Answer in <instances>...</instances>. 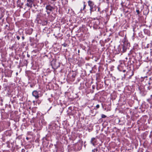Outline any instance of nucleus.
<instances>
[{
  "label": "nucleus",
  "mask_w": 152,
  "mask_h": 152,
  "mask_svg": "<svg viewBox=\"0 0 152 152\" xmlns=\"http://www.w3.org/2000/svg\"><path fill=\"white\" fill-rule=\"evenodd\" d=\"M78 53H79L80 52V50H78Z\"/></svg>",
  "instance_id": "35"
},
{
  "label": "nucleus",
  "mask_w": 152,
  "mask_h": 152,
  "mask_svg": "<svg viewBox=\"0 0 152 152\" xmlns=\"http://www.w3.org/2000/svg\"><path fill=\"white\" fill-rule=\"evenodd\" d=\"M134 74V72L133 71H132V74L131 75H130V76H129V77H128V78L129 79H131V77L133 76Z\"/></svg>",
  "instance_id": "13"
},
{
  "label": "nucleus",
  "mask_w": 152,
  "mask_h": 152,
  "mask_svg": "<svg viewBox=\"0 0 152 152\" xmlns=\"http://www.w3.org/2000/svg\"><path fill=\"white\" fill-rule=\"evenodd\" d=\"M1 87V86H0V87Z\"/></svg>",
  "instance_id": "40"
},
{
  "label": "nucleus",
  "mask_w": 152,
  "mask_h": 152,
  "mask_svg": "<svg viewBox=\"0 0 152 152\" xmlns=\"http://www.w3.org/2000/svg\"><path fill=\"white\" fill-rule=\"evenodd\" d=\"M51 108V107H50V109L49 110H50V109Z\"/></svg>",
  "instance_id": "37"
},
{
  "label": "nucleus",
  "mask_w": 152,
  "mask_h": 152,
  "mask_svg": "<svg viewBox=\"0 0 152 152\" xmlns=\"http://www.w3.org/2000/svg\"><path fill=\"white\" fill-rule=\"evenodd\" d=\"M39 14H40V13H39ZM39 15H37V19L38 20H39Z\"/></svg>",
  "instance_id": "20"
},
{
  "label": "nucleus",
  "mask_w": 152,
  "mask_h": 152,
  "mask_svg": "<svg viewBox=\"0 0 152 152\" xmlns=\"http://www.w3.org/2000/svg\"><path fill=\"white\" fill-rule=\"evenodd\" d=\"M93 88H94V87H93Z\"/></svg>",
  "instance_id": "36"
},
{
  "label": "nucleus",
  "mask_w": 152,
  "mask_h": 152,
  "mask_svg": "<svg viewBox=\"0 0 152 152\" xmlns=\"http://www.w3.org/2000/svg\"><path fill=\"white\" fill-rule=\"evenodd\" d=\"M76 75L75 74H73V75L72 76V78H75V76H76Z\"/></svg>",
  "instance_id": "14"
},
{
  "label": "nucleus",
  "mask_w": 152,
  "mask_h": 152,
  "mask_svg": "<svg viewBox=\"0 0 152 152\" xmlns=\"http://www.w3.org/2000/svg\"><path fill=\"white\" fill-rule=\"evenodd\" d=\"M46 9L47 10V13L49 14L50 12L52 11L54 8L50 5H48L46 7Z\"/></svg>",
  "instance_id": "4"
},
{
  "label": "nucleus",
  "mask_w": 152,
  "mask_h": 152,
  "mask_svg": "<svg viewBox=\"0 0 152 152\" xmlns=\"http://www.w3.org/2000/svg\"><path fill=\"white\" fill-rule=\"evenodd\" d=\"M91 143L94 146H95L96 143V140L94 137L92 138L90 141Z\"/></svg>",
  "instance_id": "7"
},
{
  "label": "nucleus",
  "mask_w": 152,
  "mask_h": 152,
  "mask_svg": "<svg viewBox=\"0 0 152 152\" xmlns=\"http://www.w3.org/2000/svg\"><path fill=\"white\" fill-rule=\"evenodd\" d=\"M30 86L31 87H33V86L31 85H30Z\"/></svg>",
  "instance_id": "27"
},
{
  "label": "nucleus",
  "mask_w": 152,
  "mask_h": 152,
  "mask_svg": "<svg viewBox=\"0 0 152 152\" xmlns=\"http://www.w3.org/2000/svg\"><path fill=\"white\" fill-rule=\"evenodd\" d=\"M136 12L137 13V15H139L140 14V11L139 10H136Z\"/></svg>",
  "instance_id": "19"
},
{
  "label": "nucleus",
  "mask_w": 152,
  "mask_h": 152,
  "mask_svg": "<svg viewBox=\"0 0 152 152\" xmlns=\"http://www.w3.org/2000/svg\"><path fill=\"white\" fill-rule=\"evenodd\" d=\"M62 45L64 47H66L67 45V44L66 43H64L63 44H62Z\"/></svg>",
  "instance_id": "15"
},
{
  "label": "nucleus",
  "mask_w": 152,
  "mask_h": 152,
  "mask_svg": "<svg viewBox=\"0 0 152 152\" xmlns=\"http://www.w3.org/2000/svg\"><path fill=\"white\" fill-rule=\"evenodd\" d=\"M77 144H78V145H79V144H80V146L82 147L83 146V141L81 140H79L77 143H75V145H76Z\"/></svg>",
  "instance_id": "9"
},
{
  "label": "nucleus",
  "mask_w": 152,
  "mask_h": 152,
  "mask_svg": "<svg viewBox=\"0 0 152 152\" xmlns=\"http://www.w3.org/2000/svg\"><path fill=\"white\" fill-rule=\"evenodd\" d=\"M96 107V109L94 108L95 109H97L99 108V104H97Z\"/></svg>",
  "instance_id": "18"
},
{
  "label": "nucleus",
  "mask_w": 152,
  "mask_h": 152,
  "mask_svg": "<svg viewBox=\"0 0 152 152\" xmlns=\"http://www.w3.org/2000/svg\"><path fill=\"white\" fill-rule=\"evenodd\" d=\"M140 93L142 96H145L147 92L143 87H140Z\"/></svg>",
  "instance_id": "3"
},
{
  "label": "nucleus",
  "mask_w": 152,
  "mask_h": 152,
  "mask_svg": "<svg viewBox=\"0 0 152 152\" xmlns=\"http://www.w3.org/2000/svg\"><path fill=\"white\" fill-rule=\"evenodd\" d=\"M88 5L89 7L90 13L91 14L92 12L96 11V6L94 4V3L91 1H89L88 2Z\"/></svg>",
  "instance_id": "1"
},
{
  "label": "nucleus",
  "mask_w": 152,
  "mask_h": 152,
  "mask_svg": "<svg viewBox=\"0 0 152 152\" xmlns=\"http://www.w3.org/2000/svg\"><path fill=\"white\" fill-rule=\"evenodd\" d=\"M29 56H29V55H27V56H28V57H29Z\"/></svg>",
  "instance_id": "32"
},
{
  "label": "nucleus",
  "mask_w": 152,
  "mask_h": 152,
  "mask_svg": "<svg viewBox=\"0 0 152 152\" xmlns=\"http://www.w3.org/2000/svg\"><path fill=\"white\" fill-rule=\"evenodd\" d=\"M18 72H16V75H18Z\"/></svg>",
  "instance_id": "30"
},
{
  "label": "nucleus",
  "mask_w": 152,
  "mask_h": 152,
  "mask_svg": "<svg viewBox=\"0 0 152 152\" xmlns=\"http://www.w3.org/2000/svg\"><path fill=\"white\" fill-rule=\"evenodd\" d=\"M83 3H84V4H83V9H81V10H85L86 9V5L85 4V1L83 2Z\"/></svg>",
  "instance_id": "11"
},
{
  "label": "nucleus",
  "mask_w": 152,
  "mask_h": 152,
  "mask_svg": "<svg viewBox=\"0 0 152 152\" xmlns=\"http://www.w3.org/2000/svg\"><path fill=\"white\" fill-rule=\"evenodd\" d=\"M7 26H8V25H6V26H5V27H7Z\"/></svg>",
  "instance_id": "28"
},
{
  "label": "nucleus",
  "mask_w": 152,
  "mask_h": 152,
  "mask_svg": "<svg viewBox=\"0 0 152 152\" xmlns=\"http://www.w3.org/2000/svg\"><path fill=\"white\" fill-rule=\"evenodd\" d=\"M106 2L108 4L109 2V0H106Z\"/></svg>",
  "instance_id": "23"
},
{
  "label": "nucleus",
  "mask_w": 152,
  "mask_h": 152,
  "mask_svg": "<svg viewBox=\"0 0 152 152\" xmlns=\"http://www.w3.org/2000/svg\"><path fill=\"white\" fill-rule=\"evenodd\" d=\"M152 88V87L150 86H148L147 89L148 90H150Z\"/></svg>",
  "instance_id": "17"
},
{
  "label": "nucleus",
  "mask_w": 152,
  "mask_h": 152,
  "mask_svg": "<svg viewBox=\"0 0 152 152\" xmlns=\"http://www.w3.org/2000/svg\"><path fill=\"white\" fill-rule=\"evenodd\" d=\"M32 96L34 97L36 99H38L39 97V94H38V92L36 90L33 91L32 93Z\"/></svg>",
  "instance_id": "5"
},
{
  "label": "nucleus",
  "mask_w": 152,
  "mask_h": 152,
  "mask_svg": "<svg viewBox=\"0 0 152 152\" xmlns=\"http://www.w3.org/2000/svg\"><path fill=\"white\" fill-rule=\"evenodd\" d=\"M148 84L150 86V83L149 82L148 83Z\"/></svg>",
  "instance_id": "33"
},
{
  "label": "nucleus",
  "mask_w": 152,
  "mask_h": 152,
  "mask_svg": "<svg viewBox=\"0 0 152 152\" xmlns=\"http://www.w3.org/2000/svg\"><path fill=\"white\" fill-rule=\"evenodd\" d=\"M135 28H133V31L134 32L135 31Z\"/></svg>",
  "instance_id": "25"
},
{
  "label": "nucleus",
  "mask_w": 152,
  "mask_h": 152,
  "mask_svg": "<svg viewBox=\"0 0 152 152\" xmlns=\"http://www.w3.org/2000/svg\"><path fill=\"white\" fill-rule=\"evenodd\" d=\"M33 102L34 103L35 102V101H33Z\"/></svg>",
  "instance_id": "34"
},
{
  "label": "nucleus",
  "mask_w": 152,
  "mask_h": 152,
  "mask_svg": "<svg viewBox=\"0 0 152 152\" xmlns=\"http://www.w3.org/2000/svg\"><path fill=\"white\" fill-rule=\"evenodd\" d=\"M27 3L26 5L28 7L31 8L33 4L34 0H27Z\"/></svg>",
  "instance_id": "2"
},
{
  "label": "nucleus",
  "mask_w": 152,
  "mask_h": 152,
  "mask_svg": "<svg viewBox=\"0 0 152 152\" xmlns=\"http://www.w3.org/2000/svg\"><path fill=\"white\" fill-rule=\"evenodd\" d=\"M38 21L39 22V20H38ZM38 23H39V22H38ZM39 23L42 26H45L47 24V21H45L42 22L41 23Z\"/></svg>",
  "instance_id": "10"
},
{
  "label": "nucleus",
  "mask_w": 152,
  "mask_h": 152,
  "mask_svg": "<svg viewBox=\"0 0 152 152\" xmlns=\"http://www.w3.org/2000/svg\"><path fill=\"white\" fill-rule=\"evenodd\" d=\"M124 76H125V75H124Z\"/></svg>",
  "instance_id": "39"
},
{
  "label": "nucleus",
  "mask_w": 152,
  "mask_h": 152,
  "mask_svg": "<svg viewBox=\"0 0 152 152\" xmlns=\"http://www.w3.org/2000/svg\"><path fill=\"white\" fill-rule=\"evenodd\" d=\"M98 11L99 12L100 11V8L99 7H98Z\"/></svg>",
  "instance_id": "26"
},
{
  "label": "nucleus",
  "mask_w": 152,
  "mask_h": 152,
  "mask_svg": "<svg viewBox=\"0 0 152 152\" xmlns=\"http://www.w3.org/2000/svg\"><path fill=\"white\" fill-rule=\"evenodd\" d=\"M4 88H7V86L5 84H4Z\"/></svg>",
  "instance_id": "22"
},
{
  "label": "nucleus",
  "mask_w": 152,
  "mask_h": 152,
  "mask_svg": "<svg viewBox=\"0 0 152 152\" xmlns=\"http://www.w3.org/2000/svg\"><path fill=\"white\" fill-rule=\"evenodd\" d=\"M22 39H23V40L24 39V38H24V37L23 36L22 37Z\"/></svg>",
  "instance_id": "24"
},
{
  "label": "nucleus",
  "mask_w": 152,
  "mask_h": 152,
  "mask_svg": "<svg viewBox=\"0 0 152 152\" xmlns=\"http://www.w3.org/2000/svg\"><path fill=\"white\" fill-rule=\"evenodd\" d=\"M23 150H24V149H22V152H23Z\"/></svg>",
  "instance_id": "38"
},
{
  "label": "nucleus",
  "mask_w": 152,
  "mask_h": 152,
  "mask_svg": "<svg viewBox=\"0 0 152 152\" xmlns=\"http://www.w3.org/2000/svg\"><path fill=\"white\" fill-rule=\"evenodd\" d=\"M125 71H126V70H123V72H125Z\"/></svg>",
  "instance_id": "29"
},
{
  "label": "nucleus",
  "mask_w": 152,
  "mask_h": 152,
  "mask_svg": "<svg viewBox=\"0 0 152 152\" xmlns=\"http://www.w3.org/2000/svg\"><path fill=\"white\" fill-rule=\"evenodd\" d=\"M26 139L27 140H28V137H27L26 138Z\"/></svg>",
  "instance_id": "31"
},
{
  "label": "nucleus",
  "mask_w": 152,
  "mask_h": 152,
  "mask_svg": "<svg viewBox=\"0 0 152 152\" xmlns=\"http://www.w3.org/2000/svg\"><path fill=\"white\" fill-rule=\"evenodd\" d=\"M16 37H17V39L18 40H19L20 39V37H19V36H17Z\"/></svg>",
  "instance_id": "21"
},
{
  "label": "nucleus",
  "mask_w": 152,
  "mask_h": 152,
  "mask_svg": "<svg viewBox=\"0 0 152 152\" xmlns=\"http://www.w3.org/2000/svg\"><path fill=\"white\" fill-rule=\"evenodd\" d=\"M98 149L96 148L93 149L92 151V152H96L98 151Z\"/></svg>",
  "instance_id": "12"
},
{
  "label": "nucleus",
  "mask_w": 152,
  "mask_h": 152,
  "mask_svg": "<svg viewBox=\"0 0 152 152\" xmlns=\"http://www.w3.org/2000/svg\"><path fill=\"white\" fill-rule=\"evenodd\" d=\"M127 48L126 47L125 43H124V44L122 46V51L123 52H125Z\"/></svg>",
  "instance_id": "8"
},
{
  "label": "nucleus",
  "mask_w": 152,
  "mask_h": 152,
  "mask_svg": "<svg viewBox=\"0 0 152 152\" xmlns=\"http://www.w3.org/2000/svg\"><path fill=\"white\" fill-rule=\"evenodd\" d=\"M101 117L102 118H104L106 117V116L104 114H102L101 115Z\"/></svg>",
  "instance_id": "16"
},
{
  "label": "nucleus",
  "mask_w": 152,
  "mask_h": 152,
  "mask_svg": "<svg viewBox=\"0 0 152 152\" xmlns=\"http://www.w3.org/2000/svg\"><path fill=\"white\" fill-rule=\"evenodd\" d=\"M52 64L53 68H54V69H56L59 66V65L58 63L55 61H53Z\"/></svg>",
  "instance_id": "6"
}]
</instances>
